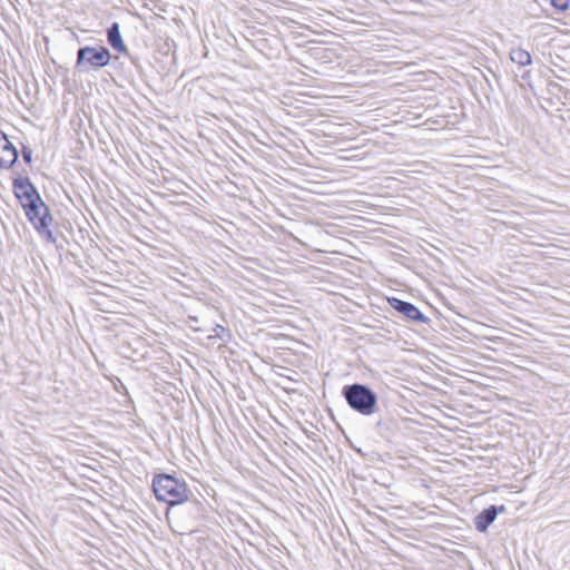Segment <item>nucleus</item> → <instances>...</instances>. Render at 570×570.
I'll list each match as a JSON object with an SVG mask.
<instances>
[{
  "label": "nucleus",
  "mask_w": 570,
  "mask_h": 570,
  "mask_svg": "<svg viewBox=\"0 0 570 570\" xmlns=\"http://www.w3.org/2000/svg\"><path fill=\"white\" fill-rule=\"evenodd\" d=\"M502 511H504V505H490L489 508L484 509L474 518L475 529L480 532L487 531L490 524L494 522L497 515Z\"/></svg>",
  "instance_id": "nucleus-7"
},
{
  "label": "nucleus",
  "mask_w": 570,
  "mask_h": 570,
  "mask_svg": "<svg viewBox=\"0 0 570 570\" xmlns=\"http://www.w3.org/2000/svg\"><path fill=\"white\" fill-rule=\"evenodd\" d=\"M510 59L520 67L529 66L532 62L530 52L522 48L511 49Z\"/></svg>",
  "instance_id": "nucleus-10"
},
{
  "label": "nucleus",
  "mask_w": 570,
  "mask_h": 570,
  "mask_svg": "<svg viewBox=\"0 0 570 570\" xmlns=\"http://www.w3.org/2000/svg\"><path fill=\"white\" fill-rule=\"evenodd\" d=\"M55 219L49 212L48 206L43 203L38 194V227H53Z\"/></svg>",
  "instance_id": "nucleus-9"
},
{
  "label": "nucleus",
  "mask_w": 570,
  "mask_h": 570,
  "mask_svg": "<svg viewBox=\"0 0 570 570\" xmlns=\"http://www.w3.org/2000/svg\"><path fill=\"white\" fill-rule=\"evenodd\" d=\"M107 40L108 43L111 46L112 49L120 53L127 52V47L124 43L121 33H120V26L118 22H112L110 27L107 29Z\"/></svg>",
  "instance_id": "nucleus-8"
},
{
  "label": "nucleus",
  "mask_w": 570,
  "mask_h": 570,
  "mask_svg": "<svg viewBox=\"0 0 570 570\" xmlns=\"http://www.w3.org/2000/svg\"><path fill=\"white\" fill-rule=\"evenodd\" d=\"M213 333H214V336L220 338V340H224V334H227V336H229V334L227 333L226 328L222 325H216L214 328H213Z\"/></svg>",
  "instance_id": "nucleus-13"
},
{
  "label": "nucleus",
  "mask_w": 570,
  "mask_h": 570,
  "mask_svg": "<svg viewBox=\"0 0 570 570\" xmlns=\"http://www.w3.org/2000/svg\"><path fill=\"white\" fill-rule=\"evenodd\" d=\"M21 155L26 167L18 163L12 180V189L26 215L33 222L36 218V188L28 176L32 173V150L23 148Z\"/></svg>",
  "instance_id": "nucleus-1"
},
{
  "label": "nucleus",
  "mask_w": 570,
  "mask_h": 570,
  "mask_svg": "<svg viewBox=\"0 0 570 570\" xmlns=\"http://www.w3.org/2000/svg\"><path fill=\"white\" fill-rule=\"evenodd\" d=\"M387 302L392 308L404 315L410 321L419 323H428L430 321L428 316H425L414 304L410 302H405L397 297H390Z\"/></svg>",
  "instance_id": "nucleus-5"
},
{
  "label": "nucleus",
  "mask_w": 570,
  "mask_h": 570,
  "mask_svg": "<svg viewBox=\"0 0 570 570\" xmlns=\"http://www.w3.org/2000/svg\"><path fill=\"white\" fill-rule=\"evenodd\" d=\"M550 2L559 11H566L569 8V0H550Z\"/></svg>",
  "instance_id": "nucleus-12"
},
{
  "label": "nucleus",
  "mask_w": 570,
  "mask_h": 570,
  "mask_svg": "<svg viewBox=\"0 0 570 570\" xmlns=\"http://www.w3.org/2000/svg\"><path fill=\"white\" fill-rule=\"evenodd\" d=\"M153 490L158 501L177 505L188 500L189 490L185 482L170 474H159L153 480Z\"/></svg>",
  "instance_id": "nucleus-2"
},
{
  "label": "nucleus",
  "mask_w": 570,
  "mask_h": 570,
  "mask_svg": "<svg viewBox=\"0 0 570 570\" xmlns=\"http://www.w3.org/2000/svg\"><path fill=\"white\" fill-rule=\"evenodd\" d=\"M18 160V151L8 136L0 130V169L11 168Z\"/></svg>",
  "instance_id": "nucleus-6"
},
{
  "label": "nucleus",
  "mask_w": 570,
  "mask_h": 570,
  "mask_svg": "<svg viewBox=\"0 0 570 570\" xmlns=\"http://www.w3.org/2000/svg\"><path fill=\"white\" fill-rule=\"evenodd\" d=\"M111 55L106 47H82L77 51L76 69L80 72L100 69L110 62Z\"/></svg>",
  "instance_id": "nucleus-4"
},
{
  "label": "nucleus",
  "mask_w": 570,
  "mask_h": 570,
  "mask_svg": "<svg viewBox=\"0 0 570 570\" xmlns=\"http://www.w3.org/2000/svg\"><path fill=\"white\" fill-rule=\"evenodd\" d=\"M59 234L60 233L58 232V229H56L53 227H46V228L38 227V235L49 244H56Z\"/></svg>",
  "instance_id": "nucleus-11"
},
{
  "label": "nucleus",
  "mask_w": 570,
  "mask_h": 570,
  "mask_svg": "<svg viewBox=\"0 0 570 570\" xmlns=\"http://www.w3.org/2000/svg\"><path fill=\"white\" fill-rule=\"evenodd\" d=\"M342 394L348 406L355 412L365 416L375 413L377 396L367 385L360 383L345 385Z\"/></svg>",
  "instance_id": "nucleus-3"
}]
</instances>
